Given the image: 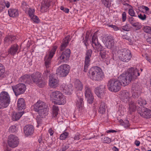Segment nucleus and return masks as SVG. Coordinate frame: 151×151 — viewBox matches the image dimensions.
I'll return each instance as SVG.
<instances>
[{
  "mask_svg": "<svg viewBox=\"0 0 151 151\" xmlns=\"http://www.w3.org/2000/svg\"><path fill=\"white\" fill-rule=\"evenodd\" d=\"M139 76V73L137 69L133 68H129L127 72L119 76L118 77L119 80H110L108 83V88L111 91L118 92L121 88V83L124 86H126L132 81H134Z\"/></svg>",
  "mask_w": 151,
  "mask_h": 151,
  "instance_id": "1",
  "label": "nucleus"
},
{
  "mask_svg": "<svg viewBox=\"0 0 151 151\" xmlns=\"http://www.w3.org/2000/svg\"><path fill=\"white\" fill-rule=\"evenodd\" d=\"M31 108L34 111L38 112L39 116L37 117V122L38 124H40L42 118L45 117L48 114L49 108H47V104L39 100L32 106Z\"/></svg>",
  "mask_w": 151,
  "mask_h": 151,
  "instance_id": "2",
  "label": "nucleus"
},
{
  "mask_svg": "<svg viewBox=\"0 0 151 151\" xmlns=\"http://www.w3.org/2000/svg\"><path fill=\"white\" fill-rule=\"evenodd\" d=\"M88 75L90 78L95 81H101L104 77L101 69L96 66L92 67L90 69Z\"/></svg>",
  "mask_w": 151,
  "mask_h": 151,
  "instance_id": "3",
  "label": "nucleus"
},
{
  "mask_svg": "<svg viewBox=\"0 0 151 151\" xmlns=\"http://www.w3.org/2000/svg\"><path fill=\"white\" fill-rule=\"evenodd\" d=\"M60 51L57 55V62L58 65L62 63L68 61L70 56V50L69 49H67L63 52Z\"/></svg>",
  "mask_w": 151,
  "mask_h": 151,
  "instance_id": "4",
  "label": "nucleus"
},
{
  "mask_svg": "<svg viewBox=\"0 0 151 151\" xmlns=\"http://www.w3.org/2000/svg\"><path fill=\"white\" fill-rule=\"evenodd\" d=\"M10 98L8 93L5 91L0 94V109L7 107L10 102Z\"/></svg>",
  "mask_w": 151,
  "mask_h": 151,
  "instance_id": "5",
  "label": "nucleus"
},
{
  "mask_svg": "<svg viewBox=\"0 0 151 151\" xmlns=\"http://www.w3.org/2000/svg\"><path fill=\"white\" fill-rule=\"evenodd\" d=\"M52 95L53 102L57 104H64L66 102V100L64 97L62 93L60 92L56 91L53 92Z\"/></svg>",
  "mask_w": 151,
  "mask_h": 151,
  "instance_id": "6",
  "label": "nucleus"
},
{
  "mask_svg": "<svg viewBox=\"0 0 151 151\" xmlns=\"http://www.w3.org/2000/svg\"><path fill=\"white\" fill-rule=\"evenodd\" d=\"M118 53L120 60L124 62H128L132 57L130 51L126 49L119 50Z\"/></svg>",
  "mask_w": 151,
  "mask_h": 151,
  "instance_id": "7",
  "label": "nucleus"
},
{
  "mask_svg": "<svg viewBox=\"0 0 151 151\" xmlns=\"http://www.w3.org/2000/svg\"><path fill=\"white\" fill-rule=\"evenodd\" d=\"M70 66L67 64H64L60 65L56 70V73L60 77L66 76L69 72Z\"/></svg>",
  "mask_w": 151,
  "mask_h": 151,
  "instance_id": "8",
  "label": "nucleus"
},
{
  "mask_svg": "<svg viewBox=\"0 0 151 151\" xmlns=\"http://www.w3.org/2000/svg\"><path fill=\"white\" fill-rule=\"evenodd\" d=\"M13 91L16 96L23 93L26 91V86L23 83H19L12 86Z\"/></svg>",
  "mask_w": 151,
  "mask_h": 151,
  "instance_id": "9",
  "label": "nucleus"
},
{
  "mask_svg": "<svg viewBox=\"0 0 151 151\" xmlns=\"http://www.w3.org/2000/svg\"><path fill=\"white\" fill-rule=\"evenodd\" d=\"M18 138L13 134L10 135L8 137L7 143L9 146L12 148L17 146L19 144Z\"/></svg>",
  "mask_w": 151,
  "mask_h": 151,
  "instance_id": "10",
  "label": "nucleus"
},
{
  "mask_svg": "<svg viewBox=\"0 0 151 151\" xmlns=\"http://www.w3.org/2000/svg\"><path fill=\"white\" fill-rule=\"evenodd\" d=\"M137 111L140 116L144 118H149L151 117V110L145 107H142V108H138Z\"/></svg>",
  "mask_w": 151,
  "mask_h": 151,
  "instance_id": "11",
  "label": "nucleus"
},
{
  "mask_svg": "<svg viewBox=\"0 0 151 151\" xmlns=\"http://www.w3.org/2000/svg\"><path fill=\"white\" fill-rule=\"evenodd\" d=\"M85 90V96L88 103L90 104L92 103L94 100V97L88 86H86Z\"/></svg>",
  "mask_w": 151,
  "mask_h": 151,
  "instance_id": "12",
  "label": "nucleus"
},
{
  "mask_svg": "<svg viewBox=\"0 0 151 151\" xmlns=\"http://www.w3.org/2000/svg\"><path fill=\"white\" fill-rule=\"evenodd\" d=\"M105 86L101 85L95 88V92L99 97L102 98L105 94Z\"/></svg>",
  "mask_w": 151,
  "mask_h": 151,
  "instance_id": "13",
  "label": "nucleus"
},
{
  "mask_svg": "<svg viewBox=\"0 0 151 151\" xmlns=\"http://www.w3.org/2000/svg\"><path fill=\"white\" fill-rule=\"evenodd\" d=\"M58 81V80L55 78L53 76H50L49 84L50 87L54 88L58 86L59 85Z\"/></svg>",
  "mask_w": 151,
  "mask_h": 151,
  "instance_id": "14",
  "label": "nucleus"
},
{
  "mask_svg": "<svg viewBox=\"0 0 151 151\" xmlns=\"http://www.w3.org/2000/svg\"><path fill=\"white\" fill-rule=\"evenodd\" d=\"M41 74L39 72L33 73L31 75V84L33 83H36L38 82L39 79H41Z\"/></svg>",
  "mask_w": 151,
  "mask_h": 151,
  "instance_id": "15",
  "label": "nucleus"
},
{
  "mask_svg": "<svg viewBox=\"0 0 151 151\" xmlns=\"http://www.w3.org/2000/svg\"><path fill=\"white\" fill-rule=\"evenodd\" d=\"M104 44L106 47L109 49H112L114 47V39L112 37H108L107 39L105 42Z\"/></svg>",
  "mask_w": 151,
  "mask_h": 151,
  "instance_id": "16",
  "label": "nucleus"
},
{
  "mask_svg": "<svg viewBox=\"0 0 151 151\" xmlns=\"http://www.w3.org/2000/svg\"><path fill=\"white\" fill-rule=\"evenodd\" d=\"M24 132L26 135H29L32 134L34 132V127L30 125L25 126L24 128Z\"/></svg>",
  "mask_w": 151,
  "mask_h": 151,
  "instance_id": "17",
  "label": "nucleus"
},
{
  "mask_svg": "<svg viewBox=\"0 0 151 151\" xmlns=\"http://www.w3.org/2000/svg\"><path fill=\"white\" fill-rule=\"evenodd\" d=\"M122 96L121 98L122 100L125 103H127V102L130 101V95L129 93L126 90H123L122 91Z\"/></svg>",
  "mask_w": 151,
  "mask_h": 151,
  "instance_id": "18",
  "label": "nucleus"
},
{
  "mask_svg": "<svg viewBox=\"0 0 151 151\" xmlns=\"http://www.w3.org/2000/svg\"><path fill=\"white\" fill-rule=\"evenodd\" d=\"M19 81L20 82L30 84L31 83L30 76L28 75H25L19 78Z\"/></svg>",
  "mask_w": 151,
  "mask_h": 151,
  "instance_id": "19",
  "label": "nucleus"
},
{
  "mask_svg": "<svg viewBox=\"0 0 151 151\" xmlns=\"http://www.w3.org/2000/svg\"><path fill=\"white\" fill-rule=\"evenodd\" d=\"M17 106L18 109L22 110L25 108V103L23 98L19 99L17 101Z\"/></svg>",
  "mask_w": 151,
  "mask_h": 151,
  "instance_id": "20",
  "label": "nucleus"
},
{
  "mask_svg": "<svg viewBox=\"0 0 151 151\" xmlns=\"http://www.w3.org/2000/svg\"><path fill=\"white\" fill-rule=\"evenodd\" d=\"M50 6V2L48 1L44 0L42 2L41 5V11L42 12L47 11V10Z\"/></svg>",
  "mask_w": 151,
  "mask_h": 151,
  "instance_id": "21",
  "label": "nucleus"
},
{
  "mask_svg": "<svg viewBox=\"0 0 151 151\" xmlns=\"http://www.w3.org/2000/svg\"><path fill=\"white\" fill-rule=\"evenodd\" d=\"M69 36H67L63 39L62 43L60 47V51L63 50L65 48L67 47L69 42Z\"/></svg>",
  "mask_w": 151,
  "mask_h": 151,
  "instance_id": "22",
  "label": "nucleus"
},
{
  "mask_svg": "<svg viewBox=\"0 0 151 151\" xmlns=\"http://www.w3.org/2000/svg\"><path fill=\"white\" fill-rule=\"evenodd\" d=\"M18 49V47L17 45H13L9 50L8 52L9 54H10L12 55H14L17 52Z\"/></svg>",
  "mask_w": 151,
  "mask_h": 151,
  "instance_id": "23",
  "label": "nucleus"
},
{
  "mask_svg": "<svg viewBox=\"0 0 151 151\" xmlns=\"http://www.w3.org/2000/svg\"><path fill=\"white\" fill-rule=\"evenodd\" d=\"M77 98L76 102V105L78 108H81L83 106V99L81 96H78L77 94Z\"/></svg>",
  "mask_w": 151,
  "mask_h": 151,
  "instance_id": "24",
  "label": "nucleus"
},
{
  "mask_svg": "<svg viewBox=\"0 0 151 151\" xmlns=\"http://www.w3.org/2000/svg\"><path fill=\"white\" fill-rule=\"evenodd\" d=\"M92 51L91 49H88L86 53L85 62L90 63L91 61V57Z\"/></svg>",
  "mask_w": 151,
  "mask_h": 151,
  "instance_id": "25",
  "label": "nucleus"
},
{
  "mask_svg": "<svg viewBox=\"0 0 151 151\" xmlns=\"http://www.w3.org/2000/svg\"><path fill=\"white\" fill-rule=\"evenodd\" d=\"M8 12L9 15L10 17H15L18 15L17 10L16 9H11L8 10Z\"/></svg>",
  "mask_w": 151,
  "mask_h": 151,
  "instance_id": "26",
  "label": "nucleus"
},
{
  "mask_svg": "<svg viewBox=\"0 0 151 151\" xmlns=\"http://www.w3.org/2000/svg\"><path fill=\"white\" fill-rule=\"evenodd\" d=\"M74 86L78 90H81L83 85L81 81L78 79L76 80L75 82Z\"/></svg>",
  "mask_w": 151,
  "mask_h": 151,
  "instance_id": "27",
  "label": "nucleus"
},
{
  "mask_svg": "<svg viewBox=\"0 0 151 151\" xmlns=\"http://www.w3.org/2000/svg\"><path fill=\"white\" fill-rule=\"evenodd\" d=\"M106 111V105L104 102H101L99 104V112L102 114H104Z\"/></svg>",
  "mask_w": 151,
  "mask_h": 151,
  "instance_id": "28",
  "label": "nucleus"
},
{
  "mask_svg": "<svg viewBox=\"0 0 151 151\" xmlns=\"http://www.w3.org/2000/svg\"><path fill=\"white\" fill-rule=\"evenodd\" d=\"M146 104V101L144 100H142L141 98H139L136 102V104L137 105L138 108H142V107H144L143 105Z\"/></svg>",
  "mask_w": 151,
  "mask_h": 151,
  "instance_id": "29",
  "label": "nucleus"
},
{
  "mask_svg": "<svg viewBox=\"0 0 151 151\" xmlns=\"http://www.w3.org/2000/svg\"><path fill=\"white\" fill-rule=\"evenodd\" d=\"M129 102V110L131 111H134L137 107V105L136 104V103H135L134 102L132 101Z\"/></svg>",
  "mask_w": 151,
  "mask_h": 151,
  "instance_id": "30",
  "label": "nucleus"
},
{
  "mask_svg": "<svg viewBox=\"0 0 151 151\" xmlns=\"http://www.w3.org/2000/svg\"><path fill=\"white\" fill-rule=\"evenodd\" d=\"M57 47H58L56 46H53L51 51L49 52V55H46L45 56L48 57L51 59H52V58L53 57L54 54L55 53L56 50L57 48Z\"/></svg>",
  "mask_w": 151,
  "mask_h": 151,
  "instance_id": "31",
  "label": "nucleus"
},
{
  "mask_svg": "<svg viewBox=\"0 0 151 151\" xmlns=\"http://www.w3.org/2000/svg\"><path fill=\"white\" fill-rule=\"evenodd\" d=\"M132 91L142 92L141 87L137 83H134L132 85Z\"/></svg>",
  "mask_w": 151,
  "mask_h": 151,
  "instance_id": "32",
  "label": "nucleus"
},
{
  "mask_svg": "<svg viewBox=\"0 0 151 151\" xmlns=\"http://www.w3.org/2000/svg\"><path fill=\"white\" fill-rule=\"evenodd\" d=\"M23 114L21 112L18 113L13 112L12 117L14 121H17L19 120L22 115Z\"/></svg>",
  "mask_w": 151,
  "mask_h": 151,
  "instance_id": "33",
  "label": "nucleus"
},
{
  "mask_svg": "<svg viewBox=\"0 0 151 151\" xmlns=\"http://www.w3.org/2000/svg\"><path fill=\"white\" fill-rule=\"evenodd\" d=\"M51 60L48 57H45L44 58L45 65L46 68L48 69L50 67Z\"/></svg>",
  "mask_w": 151,
  "mask_h": 151,
  "instance_id": "34",
  "label": "nucleus"
},
{
  "mask_svg": "<svg viewBox=\"0 0 151 151\" xmlns=\"http://www.w3.org/2000/svg\"><path fill=\"white\" fill-rule=\"evenodd\" d=\"M108 52L105 50L104 49L103 50H101L100 55L102 59L106 58L108 57L107 53Z\"/></svg>",
  "mask_w": 151,
  "mask_h": 151,
  "instance_id": "35",
  "label": "nucleus"
},
{
  "mask_svg": "<svg viewBox=\"0 0 151 151\" xmlns=\"http://www.w3.org/2000/svg\"><path fill=\"white\" fill-rule=\"evenodd\" d=\"M38 82L36 83L40 87L42 88L44 87L46 83V81L45 80H43L42 78L41 79H39Z\"/></svg>",
  "mask_w": 151,
  "mask_h": 151,
  "instance_id": "36",
  "label": "nucleus"
},
{
  "mask_svg": "<svg viewBox=\"0 0 151 151\" xmlns=\"http://www.w3.org/2000/svg\"><path fill=\"white\" fill-rule=\"evenodd\" d=\"M52 110L53 116L55 117L57 116L58 114L59 109L58 107L56 106H53Z\"/></svg>",
  "mask_w": 151,
  "mask_h": 151,
  "instance_id": "37",
  "label": "nucleus"
},
{
  "mask_svg": "<svg viewBox=\"0 0 151 151\" xmlns=\"http://www.w3.org/2000/svg\"><path fill=\"white\" fill-rule=\"evenodd\" d=\"M132 97L134 99H137L140 96L142 92L132 91Z\"/></svg>",
  "mask_w": 151,
  "mask_h": 151,
  "instance_id": "38",
  "label": "nucleus"
},
{
  "mask_svg": "<svg viewBox=\"0 0 151 151\" xmlns=\"http://www.w3.org/2000/svg\"><path fill=\"white\" fill-rule=\"evenodd\" d=\"M120 122L121 125L124 126L125 127H128L130 126L129 122L127 120H126L124 121H123V120L121 121L120 120Z\"/></svg>",
  "mask_w": 151,
  "mask_h": 151,
  "instance_id": "39",
  "label": "nucleus"
},
{
  "mask_svg": "<svg viewBox=\"0 0 151 151\" xmlns=\"http://www.w3.org/2000/svg\"><path fill=\"white\" fill-rule=\"evenodd\" d=\"M104 5L107 8L110 7L111 2L110 0H101Z\"/></svg>",
  "mask_w": 151,
  "mask_h": 151,
  "instance_id": "40",
  "label": "nucleus"
},
{
  "mask_svg": "<svg viewBox=\"0 0 151 151\" xmlns=\"http://www.w3.org/2000/svg\"><path fill=\"white\" fill-rule=\"evenodd\" d=\"M6 2L4 0H0V12H2L5 8Z\"/></svg>",
  "mask_w": 151,
  "mask_h": 151,
  "instance_id": "41",
  "label": "nucleus"
},
{
  "mask_svg": "<svg viewBox=\"0 0 151 151\" xmlns=\"http://www.w3.org/2000/svg\"><path fill=\"white\" fill-rule=\"evenodd\" d=\"M67 132H64L61 134L60 137V139L61 140L65 139L68 135Z\"/></svg>",
  "mask_w": 151,
  "mask_h": 151,
  "instance_id": "42",
  "label": "nucleus"
},
{
  "mask_svg": "<svg viewBox=\"0 0 151 151\" xmlns=\"http://www.w3.org/2000/svg\"><path fill=\"white\" fill-rule=\"evenodd\" d=\"M144 31L147 33L151 35V27L146 26L145 27L143 28Z\"/></svg>",
  "mask_w": 151,
  "mask_h": 151,
  "instance_id": "43",
  "label": "nucleus"
},
{
  "mask_svg": "<svg viewBox=\"0 0 151 151\" xmlns=\"http://www.w3.org/2000/svg\"><path fill=\"white\" fill-rule=\"evenodd\" d=\"M3 67V65L0 63V77H3L5 72V69Z\"/></svg>",
  "mask_w": 151,
  "mask_h": 151,
  "instance_id": "44",
  "label": "nucleus"
},
{
  "mask_svg": "<svg viewBox=\"0 0 151 151\" xmlns=\"http://www.w3.org/2000/svg\"><path fill=\"white\" fill-rule=\"evenodd\" d=\"M96 41L97 43L96 44L95 43L94 45L96 46V48L98 49L100 51H101V50H103V46L98 42L97 40Z\"/></svg>",
  "mask_w": 151,
  "mask_h": 151,
  "instance_id": "45",
  "label": "nucleus"
},
{
  "mask_svg": "<svg viewBox=\"0 0 151 151\" xmlns=\"http://www.w3.org/2000/svg\"><path fill=\"white\" fill-rule=\"evenodd\" d=\"M17 130L16 126L15 125L11 126L9 129V132L11 133L15 132H16Z\"/></svg>",
  "mask_w": 151,
  "mask_h": 151,
  "instance_id": "46",
  "label": "nucleus"
},
{
  "mask_svg": "<svg viewBox=\"0 0 151 151\" xmlns=\"http://www.w3.org/2000/svg\"><path fill=\"white\" fill-rule=\"evenodd\" d=\"M35 12V10L29 8V10L28 14L30 17L31 18H33L34 16V13Z\"/></svg>",
  "mask_w": 151,
  "mask_h": 151,
  "instance_id": "47",
  "label": "nucleus"
},
{
  "mask_svg": "<svg viewBox=\"0 0 151 151\" xmlns=\"http://www.w3.org/2000/svg\"><path fill=\"white\" fill-rule=\"evenodd\" d=\"M72 87L70 85L69 87L68 86L66 91H64V93H65L67 94L70 95L72 91Z\"/></svg>",
  "mask_w": 151,
  "mask_h": 151,
  "instance_id": "48",
  "label": "nucleus"
},
{
  "mask_svg": "<svg viewBox=\"0 0 151 151\" xmlns=\"http://www.w3.org/2000/svg\"><path fill=\"white\" fill-rule=\"evenodd\" d=\"M88 38H89V36L86 35V37H85V40H84V38L83 37V42L84 44L86 46V48H87V46H88Z\"/></svg>",
  "mask_w": 151,
  "mask_h": 151,
  "instance_id": "49",
  "label": "nucleus"
},
{
  "mask_svg": "<svg viewBox=\"0 0 151 151\" xmlns=\"http://www.w3.org/2000/svg\"><path fill=\"white\" fill-rule=\"evenodd\" d=\"M96 36L95 35V34H94L93 36L92 37L91 41L92 45L93 47H94L93 45H95V43H96V44L97 43V42H96Z\"/></svg>",
  "mask_w": 151,
  "mask_h": 151,
  "instance_id": "50",
  "label": "nucleus"
},
{
  "mask_svg": "<svg viewBox=\"0 0 151 151\" xmlns=\"http://www.w3.org/2000/svg\"><path fill=\"white\" fill-rule=\"evenodd\" d=\"M138 9L139 11H141L143 9H145L146 11H148L149 10V9L147 7L143 5L138 7Z\"/></svg>",
  "mask_w": 151,
  "mask_h": 151,
  "instance_id": "51",
  "label": "nucleus"
},
{
  "mask_svg": "<svg viewBox=\"0 0 151 151\" xmlns=\"http://www.w3.org/2000/svg\"><path fill=\"white\" fill-rule=\"evenodd\" d=\"M138 17L142 20H145L146 18L145 14H140L139 15H138Z\"/></svg>",
  "mask_w": 151,
  "mask_h": 151,
  "instance_id": "52",
  "label": "nucleus"
},
{
  "mask_svg": "<svg viewBox=\"0 0 151 151\" xmlns=\"http://www.w3.org/2000/svg\"><path fill=\"white\" fill-rule=\"evenodd\" d=\"M103 140L106 143H110L111 142V139L108 137H105L103 139Z\"/></svg>",
  "mask_w": 151,
  "mask_h": 151,
  "instance_id": "53",
  "label": "nucleus"
},
{
  "mask_svg": "<svg viewBox=\"0 0 151 151\" xmlns=\"http://www.w3.org/2000/svg\"><path fill=\"white\" fill-rule=\"evenodd\" d=\"M129 14L132 17L136 16H135V12L132 9H130L129 10Z\"/></svg>",
  "mask_w": 151,
  "mask_h": 151,
  "instance_id": "54",
  "label": "nucleus"
},
{
  "mask_svg": "<svg viewBox=\"0 0 151 151\" xmlns=\"http://www.w3.org/2000/svg\"><path fill=\"white\" fill-rule=\"evenodd\" d=\"M68 86V85H66L65 84H63L60 86L61 89L63 90V91L64 92V91H65L67 89Z\"/></svg>",
  "mask_w": 151,
  "mask_h": 151,
  "instance_id": "55",
  "label": "nucleus"
},
{
  "mask_svg": "<svg viewBox=\"0 0 151 151\" xmlns=\"http://www.w3.org/2000/svg\"><path fill=\"white\" fill-rule=\"evenodd\" d=\"M90 63L85 62V65L84 66V71L85 72H86L88 66L90 65Z\"/></svg>",
  "mask_w": 151,
  "mask_h": 151,
  "instance_id": "56",
  "label": "nucleus"
},
{
  "mask_svg": "<svg viewBox=\"0 0 151 151\" xmlns=\"http://www.w3.org/2000/svg\"><path fill=\"white\" fill-rule=\"evenodd\" d=\"M8 38L9 42H12V41H14L16 39L15 37L13 35H11L8 36Z\"/></svg>",
  "mask_w": 151,
  "mask_h": 151,
  "instance_id": "57",
  "label": "nucleus"
},
{
  "mask_svg": "<svg viewBox=\"0 0 151 151\" xmlns=\"http://www.w3.org/2000/svg\"><path fill=\"white\" fill-rule=\"evenodd\" d=\"M28 5H27L26 2L23 1L22 4V7L23 10H25L27 8Z\"/></svg>",
  "mask_w": 151,
  "mask_h": 151,
  "instance_id": "58",
  "label": "nucleus"
},
{
  "mask_svg": "<svg viewBox=\"0 0 151 151\" xmlns=\"http://www.w3.org/2000/svg\"><path fill=\"white\" fill-rule=\"evenodd\" d=\"M122 19L123 22H124L126 19V13L125 12H123L122 14Z\"/></svg>",
  "mask_w": 151,
  "mask_h": 151,
  "instance_id": "59",
  "label": "nucleus"
},
{
  "mask_svg": "<svg viewBox=\"0 0 151 151\" xmlns=\"http://www.w3.org/2000/svg\"><path fill=\"white\" fill-rule=\"evenodd\" d=\"M60 9L62 10L63 11L66 13H68L69 12V9L66 8H64L62 6L60 7Z\"/></svg>",
  "mask_w": 151,
  "mask_h": 151,
  "instance_id": "60",
  "label": "nucleus"
},
{
  "mask_svg": "<svg viewBox=\"0 0 151 151\" xmlns=\"http://www.w3.org/2000/svg\"><path fill=\"white\" fill-rule=\"evenodd\" d=\"M122 29L124 31H128L129 30V28L127 24L122 27Z\"/></svg>",
  "mask_w": 151,
  "mask_h": 151,
  "instance_id": "61",
  "label": "nucleus"
},
{
  "mask_svg": "<svg viewBox=\"0 0 151 151\" xmlns=\"http://www.w3.org/2000/svg\"><path fill=\"white\" fill-rule=\"evenodd\" d=\"M31 19H32L34 22L38 23L39 22V19L38 17L35 16H34V17H33V18H31Z\"/></svg>",
  "mask_w": 151,
  "mask_h": 151,
  "instance_id": "62",
  "label": "nucleus"
},
{
  "mask_svg": "<svg viewBox=\"0 0 151 151\" xmlns=\"http://www.w3.org/2000/svg\"><path fill=\"white\" fill-rule=\"evenodd\" d=\"M50 71V70L47 68L46 70L45 71L44 73H43V75L44 76L47 77L49 74Z\"/></svg>",
  "mask_w": 151,
  "mask_h": 151,
  "instance_id": "63",
  "label": "nucleus"
},
{
  "mask_svg": "<svg viewBox=\"0 0 151 151\" xmlns=\"http://www.w3.org/2000/svg\"><path fill=\"white\" fill-rule=\"evenodd\" d=\"M134 21V18L133 17H131L129 18V21L131 24L133 23V22Z\"/></svg>",
  "mask_w": 151,
  "mask_h": 151,
  "instance_id": "64",
  "label": "nucleus"
}]
</instances>
